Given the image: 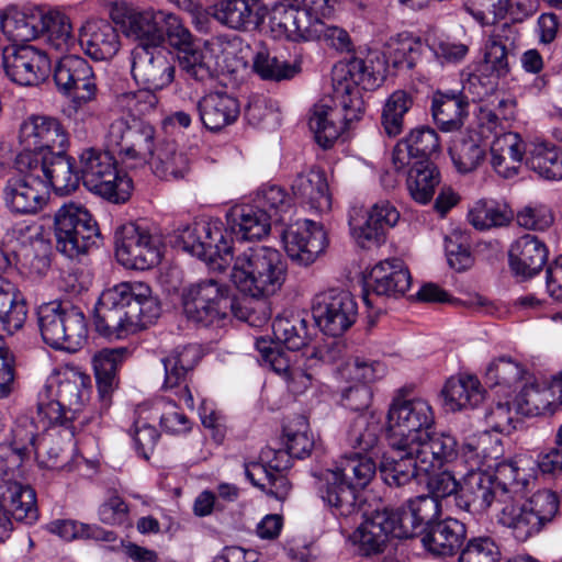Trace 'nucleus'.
<instances>
[{"mask_svg":"<svg viewBox=\"0 0 562 562\" xmlns=\"http://www.w3.org/2000/svg\"><path fill=\"white\" fill-rule=\"evenodd\" d=\"M333 98L330 104L316 103L310 116V128L324 149L333 147L340 134L359 121L366 111L362 91H373L384 81L373 63L358 57L339 61L333 69Z\"/></svg>","mask_w":562,"mask_h":562,"instance_id":"nucleus-1","label":"nucleus"},{"mask_svg":"<svg viewBox=\"0 0 562 562\" xmlns=\"http://www.w3.org/2000/svg\"><path fill=\"white\" fill-rule=\"evenodd\" d=\"M160 311L146 283L121 282L101 293L94 325L102 336L123 338L154 324Z\"/></svg>","mask_w":562,"mask_h":562,"instance_id":"nucleus-2","label":"nucleus"},{"mask_svg":"<svg viewBox=\"0 0 562 562\" xmlns=\"http://www.w3.org/2000/svg\"><path fill=\"white\" fill-rule=\"evenodd\" d=\"M375 470V462L369 459L337 460L314 473L317 494L336 518H353L362 505L358 488L369 484Z\"/></svg>","mask_w":562,"mask_h":562,"instance_id":"nucleus-3","label":"nucleus"},{"mask_svg":"<svg viewBox=\"0 0 562 562\" xmlns=\"http://www.w3.org/2000/svg\"><path fill=\"white\" fill-rule=\"evenodd\" d=\"M231 280L251 297H266L281 289L286 277V265L279 250L265 245H249L233 255Z\"/></svg>","mask_w":562,"mask_h":562,"instance_id":"nucleus-4","label":"nucleus"},{"mask_svg":"<svg viewBox=\"0 0 562 562\" xmlns=\"http://www.w3.org/2000/svg\"><path fill=\"white\" fill-rule=\"evenodd\" d=\"M498 504L497 522L509 529L520 542L538 535L559 510V498L550 490L537 491L525 501L512 496L498 501Z\"/></svg>","mask_w":562,"mask_h":562,"instance_id":"nucleus-5","label":"nucleus"},{"mask_svg":"<svg viewBox=\"0 0 562 562\" xmlns=\"http://www.w3.org/2000/svg\"><path fill=\"white\" fill-rule=\"evenodd\" d=\"M488 436L479 439V443L465 445L461 457L463 464L469 468L463 475L460 488L456 498V505L473 515L486 512L494 501L498 502V492L495 487L494 476L492 472L482 470L483 459H497L501 448H495V454L487 453L486 447H482Z\"/></svg>","mask_w":562,"mask_h":562,"instance_id":"nucleus-6","label":"nucleus"},{"mask_svg":"<svg viewBox=\"0 0 562 562\" xmlns=\"http://www.w3.org/2000/svg\"><path fill=\"white\" fill-rule=\"evenodd\" d=\"M113 151L85 148L79 155L80 177L90 192L113 202H126L133 190V181L116 168Z\"/></svg>","mask_w":562,"mask_h":562,"instance_id":"nucleus-7","label":"nucleus"},{"mask_svg":"<svg viewBox=\"0 0 562 562\" xmlns=\"http://www.w3.org/2000/svg\"><path fill=\"white\" fill-rule=\"evenodd\" d=\"M38 328L43 341L53 349L76 352L88 336L83 312L69 303L48 302L37 310Z\"/></svg>","mask_w":562,"mask_h":562,"instance_id":"nucleus-8","label":"nucleus"},{"mask_svg":"<svg viewBox=\"0 0 562 562\" xmlns=\"http://www.w3.org/2000/svg\"><path fill=\"white\" fill-rule=\"evenodd\" d=\"M56 249L69 259H78L101 244L97 221L79 203H65L54 214Z\"/></svg>","mask_w":562,"mask_h":562,"instance_id":"nucleus-9","label":"nucleus"},{"mask_svg":"<svg viewBox=\"0 0 562 562\" xmlns=\"http://www.w3.org/2000/svg\"><path fill=\"white\" fill-rule=\"evenodd\" d=\"M435 429V412L428 401L396 396L386 414V437L393 449H411Z\"/></svg>","mask_w":562,"mask_h":562,"instance_id":"nucleus-10","label":"nucleus"},{"mask_svg":"<svg viewBox=\"0 0 562 562\" xmlns=\"http://www.w3.org/2000/svg\"><path fill=\"white\" fill-rule=\"evenodd\" d=\"M182 306L188 319L203 326L233 314L244 318L245 313L231 293V289L215 279L192 283L182 291Z\"/></svg>","mask_w":562,"mask_h":562,"instance_id":"nucleus-11","label":"nucleus"},{"mask_svg":"<svg viewBox=\"0 0 562 562\" xmlns=\"http://www.w3.org/2000/svg\"><path fill=\"white\" fill-rule=\"evenodd\" d=\"M162 251V235L145 220L126 223L115 233V256L127 269H150L160 262Z\"/></svg>","mask_w":562,"mask_h":562,"instance_id":"nucleus-12","label":"nucleus"},{"mask_svg":"<svg viewBox=\"0 0 562 562\" xmlns=\"http://www.w3.org/2000/svg\"><path fill=\"white\" fill-rule=\"evenodd\" d=\"M15 168L18 173L10 176L2 188L3 204L13 215H36L48 203V190L34 171L29 154L16 156Z\"/></svg>","mask_w":562,"mask_h":562,"instance_id":"nucleus-13","label":"nucleus"},{"mask_svg":"<svg viewBox=\"0 0 562 562\" xmlns=\"http://www.w3.org/2000/svg\"><path fill=\"white\" fill-rule=\"evenodd\" d=\"M178 240L184 251L222 269L233 259L232 238L218 218L184 227Z\"/></svg>","mask_w":562,"mask_h":562,"instance_id":"nucleus-14","label":"nucleus"},{"mask_svg":"<svg viewBox=\"0 0 562 562\" xmlns=\"http://www.w3.org/2000/svg\"><path fill=\"white\" fill-rule=\"evenodd\" d=\"M155 127L145 120L120 116L113 120L105 135L106 147L123 162L147 161L155 149Z\"/></svg>","mask_w":562,"mask_h":562,"instance_id":"nucleus-15","label":"nucleus"},{"mask_svg":"<svg viewBox=\"0 0 562 562\" xmlns=\"http://www.w3.org/2000/svg\"><path fill=\"white\" fill-rule=\"evenodd\" d=\"M266 341H258L262 361L286 382L288 389L293 394L304 393L312 383V374L308 370L318 361H324L322 351L313 348L310 355L297 351L281 350L277 347L266 346Z\"/></svg>","mask_w":562,"mask_h":562,"instance_id":"nucleus-16","label":"nucleus"},{"mask_svg":"<svg viewBox=\"0 0 562 562\" xmlns=\"http://www.w3.org/2000/svg\"><path fill=\"white\" fill-rule=\"evenodd\" d=\"M312 313L321 330L339 336L356 322L358 308L349 292L329 289L315 295Z\"/></svg>","mask_w":562,"mask_h":562,"instance_id":"nucleus-17","label":"nucleus"},{"mask_svg":"<svg viewBox=\"0 0 562 562\" xmlns=\"http://www.w3.org/2000/svg\"><path fill=\"white\" fill-rule=\"evenodd\" d=\"M130 61L133 79L145 88L161 90L175 79V66L160 45L137 44Z\"/></svg>","mask_w":562,"mask_h":562,"instance_id":"nucleus-18","label":"nucleus"},{"mask_svg":"<svg viewBox=\"0 0 562 562\" xmlns=\"http://www.w3.org/2000/svg\"><path fill=\"white\" fill-rule=\"evenodd\" d=\"M22 151H31L38 156H48L67 151L68 133L59 120L45 115H31L20 126Z\"/></svg>","mask_w":562,"mask_h":562,"instance_id":"nucleus-19","label":"nucleus"},{"mask_svg":"<svg viewBox=\"0 0 562 562\" xmlns=\"http://www.w3.org/2000/svg\"><path fill=\"white\" fill-rule=\"evenodd\" d=\"M54 81L58 91L81 105L94 99L97 85L89 63L78 55L58 58L54 67Z\"/></svg>","mask_w":562,"mask_h":562,"instance_id":"nucleus-20","label":"nucleus"},{"mask_svg":"<svg viewBox=\"0 0 562 562\" xmlns=\"http://www.w3.org/2000/svg\"><path fill=\"white\" fill-rule=\"evenodd\" d=\"M281 238L289 258L300 266L313 263L327 245L324 228L311 220H299L288 225Z\"/></svg>","mask_w":562,"mask_h":562,"instance_id":"nucleus-21","label":"nucleus"},{"mask_svg":"<svg viewBox=\"0 0 562 562\" xmlns=\"http://www.w3.org/2000/svg\"><path fill=\"white\" fill-rule=\"evenodd\" d=\"M2 65L8 78L20 86H36L50 70L47 54L31 45L5 47Z\"/></svg>","mask_w":562,"mask_h":562,"instance_id":"nucleus-22","label":"nucleus"},{"mask_svg":"<svg viewBox=\"0 0 562 562\" xmlns=\"http://www.w3.org/2000/svg\"><path fill=\"white\" fill-rule=\"evenodd\" d=\"M29 154L32 160V167L44 182L50 196L53 189L58 194H69L77 190L81 181L80 168H75V159L67 155V151H56L48 156H38L31 151Z\"/></svg>","mask_w":562,"mask_h":562,"instance_id":"nucleus-23","label":"nucleus"},{"mask_svg":"<svg viewBox=\"0 0 562 562\" xmlns=\"http://www.w3.org/2000/svg\"><path fill=\"white\" fill-rule=\"evenodd\" d=\"M412 277L408 268L398 258L385 259L376 263L366 278L363 302L373 306L371 293L378 296L398 297L411 288Z\"/></svg>","mask_w":562,"mask_h":562,"instance_id":"nucleus-24","label":"nucleus"},{"mask_svg":"<svg viewBox=\"0 0 562 562\" xmlns=\"http://www.w3.org/2000/svg\"><path fill=\"white\" fill-rule=\"evenodd\" d=\"M470 442L459 445L456 437L449 432H437L434 429L411 448V453L419 460L423 472L429 474L453 462L463 463V448Z\"/></svg>","mask_w":562,"mask_h":562,"instance_id":"nucleus-25","label":"nucleus"},{"mask_svg":"<svg viewBox=\"0 0 562 562\" xmlns=\"http://www.w3.org/2000/svg\"><path fill=\"white\" fill-rule=\"evenodd\" d=\"M201 359V349L196 345L176 347L161 359L165 369L164 389L173 391L180 403L194 408L193 395L187 384V376Z\"/></svg>","mask_w":562,"mask_h":562,"instance_id":"nucleus-26","label":"nucleus"},{"mask_svg":"<svg viewBox=\"0 0 562 562\" xmlns=\"http://www.w3.org/2000/svg\"><path fill=\"white\" fill-rule=\"evenodd\" d=\"M270 29L277 37L292 42H313L318 23L316 18L303 7L285 2H277L269 9Z\"/></svg>","mask_w":562,"mask_h":562,"instance_id":"nucleus-27","label":"nucleus"},{"mask_svg":"<svg viewBox=\"0 0 562 562\" xmlns=\"http://www.w3.org/2000/svg\"><path fill=\"white\" fill-rule=\"evenodd\" d=\"M519 42L518 30L509 23L494 29L485 41L479 71L498 80L510 72L509 57Z\"/></svg>","mask_w":562,"mask_h":562,"instance_id":"nucleus-28","label":"nucleus"},{"mask_svg":"<svg viewBox=\"0 0 562 562\" xmlns=\"http://www.w3.org/2000/svg\"><path fill=\"white\" fill-rule=\"evenodd\" d=\"M398 528L392 509L375 510L356 529L352 539L362 555L379 554L384 551L390 537L405 538L400 535Z\"/></svg>","mask_w":562,"mask_h":562,"instance_id":"nucleus-29","label":"nucleus"},{"mask_svg":"<svg viewBox=\"0 0 562 562\" xmlns=\"http://www.w3.org/2000/svg\"><path fill=\"white\" fill-rule=\"evenodd\" d=\"M440 150L437 132L429 126H419L397 142L392 153V165L396 172L405 171L416 160H430Z\"/></svg>","mask_w":562,"mask_h":562,"instance_id":"nucleus-30","label":"nucleus"},{"mask_svg":"<svg viewBox=\"0 0 562 562\" xmlns=\"http://www.w3.org/2000/svg\"><path fill=\"white\" fill-rule=\"evenodd\" d=\"M209 13L231 29L255 30L263 23L269 8L261 0H222L212 4Z\"/></svg>","mask_w":562,"mask_h":562,"instance_id":"nucleus-31","label":"nucleus"},{"mask_svg":"<svg viewBox=\"0 0 562 562\" xmlns=\"http://www.w3.org/2000/svg\"><path fill=\"white\" fill-rule=\"evenodd\" d=\"M420 542L434 557H451L459 552L467 538V527L456 518L448 517L424 527L419 531Z\"/></svg>","mask_w":562,"mask_h":562,"instance_id":"nucleus-32","label":"nucleus"},{"mask_svg":"<svg viewBox=\"0 0 562 562\" xmlns=\"http://www.w3.org/2000/svg\"><path fill=\"white\" fill-rule=\"evenodd\" d=\"M226 218L231 233L243 240H260L271 229L272 215L251 200L233 205Z\"/></svg>","mask_w":562,"mask_h":562,"instance_id":"nucleus-33","label":"nucleus"},{"mask_svg":"<svg viewBox=\"0 0 562 562\" xmlns=\"http://www.w3.org/2000/svg\"><path fill=\"white\" fill-rule=\"evenodd\" d=\"M44 386L70 411L71 415L81 411L91 394L90 376L76 370L49 375Z\"/></svg>","mask_w":562,"mask_h":562,"instance_id":"nucleus-34","label":"nucleus"},{"mask_svg":"<svg viewBox=\"0 0 562 562\" xmlns=\"http://www.w3.org/2000/svg\"><path fill=\"white\" fill-rule=\"evenodd\" d=\"M11 265L10 255L0 244V325L8 329V334L22 328L27 316L23 295L12 282L2 278Z\"/></svg>","mask_w":562,"mask_h":562,"instance_id":"nucleus-35","label":"nucleus"},{"mask_svg":"<svg viewBox=\"0 0 562 562\" xmlns=\"http://www.w3.org/2000/svg\"><path fill=\"white\" fill-rule=\"evenodd\" d=\"M293 196L303 206L316 213H324L331 207V195L326 173L318 167L297 173L291 186Z\"/></svg>","mask_w":562,"mask_h":562,"instance_id":"nucleus-36","label":"nucleus"},{"mask_svg":"<svg viewBox=\"0 0 562 562\" xmlns=\"http://www.w3.org/2000/svg\"><path fill=\"white\" fill-rule=\"evenodd\" d=\"M392 512L400 526V535L413 538L419 536L420 529L437 521L435 518L440 514V504L436 497L420 495Z\"/></svg>","mask_w":562,"mask_h":562,"instance_id":"nucleus-37","label":"nucleus"},{"mask_svg":"<svg viewBox=\"0 0 562 562\" xmlns=\"http://www.w3.org/2000/svg\"><path fill=\"white\" fill-rule=\"evenodd\" d=\"M195 108L203 126L212 132H218L232 125L240 113L238 100L225 91L204 94L199 99Z\"/></svg>","mask_w":562,"mask_h":562,"instance_id":"nucleus-38","label":"nucleus"},{"mask_svg":"<svg viewBox=\"0 0 562 562\" xmlns=\"http://www.w3.org/2000/svg\"><path fill=\"white\" fill-rule=\"evenodd\" d=\"M79 43L85 53L97 61L112 59L121 48L119 32L105 20L88 21L81 27Z\"/></svg>","mask_w":562,"mask_h":562,"instance_id":"nucleus-39","label":"nucleus"},{"mask_svg":"<svg viewBox=\"0 0 562 562\" xmlns=\"http://www.w3.org/2000/svg\"><path fill=\"white\" fill-rule=\"evenodd\" d=\"M382 426L380 420L370 414L357 415L348 425L345 435V446L355 450L350 456H344L339 460L369 459L378 448Z\"/></svg>","mask_w":562,"mask_h":562,"instance_id":"nucleus-40","label":"nucleus"},{"mask_svg":"<svg viewBox=\"0 0 562 562\" xmlns=\"http://www.w3.org/2000/svg\"><path fill=\"white\" fill-rule=\"evenodd\" d=\"M509 266L516 276L531 278L538 274L548 260V248L542 240L525 234L509 249Z\"/></svg>","mask_w":562,"mask_h":562,"instance_id":"nucleus-41","label":"nucleus"},{"mask_svg":"<svg viewBox=\"0 0 562 562\" xmlns=\"http://www.w3.org/2000/svg\"><path fill=\"white\" fill-rule=\"evenodd\" d=\"M532 465L533 461L526 456H516L495 465L492 475L499 494L498 501L518 496L526 488Z\"/></svg>","mask_w":562,"mask_h":562,"instance_id":"nucleus-42","label":"nucleus"},{"mask_svg":"<svg viewBox=\"0 0 562 562\" xmlns=\"http://www.w3.org/2000/svg\"><path fill=\"white\" fill-rule=\"evenodd\" d=\"M527 370L517 359L502 355L494 358L485 370V383L502 393L505 397H512L522 381Z\"/></svg>","mask_w":562,"mask_h":562,"instance_id":"nucleus-43","label":"nucleus"},{"mask_svg":"<svg viewBox=\"0 0 562 562\" xmlns=\"http://www.w3.org/2000/svg\"><path fill=\"white\" fill-rule=\"evenodd\" d=\"M484 393L474 375L451 376L441 391L443 405L450 412L477 406L484 400Z\"/></svg>","mask_w":562,"mask_h":562,"instance_id":"nucleus-44","label":"nucleus"},{"mask_svg":"<svg viewBox=\"0 0 562 562\" xmlns=\"http://www.w3.org/2000/svg\"><path fill=\"white\" fill-rule=\"evenodd\" d=\"M457 90L437 91L431 100V113L442 132H454L463 124L468 105Z\"/></svg>","mask_w":562,"mask_h":562,"instance_id":"nucleus-45","label":"nucleus"},{"mask_svg":"<svg viewBox=\"0 0 562 562\" xmlns=\"http://www.w3.org/2000/svg\"><path fill=\"white\" fill-rule=\"evenodd\" d=\"M396 456H383L380 463V473L389 486H404L413 479L426 474L419 467V460L411 449H395Z\"/></svg>","mask_w":562,"mask_h":562,"instance_id":"nucleus-46","label":"nucleus"},{"mask_svg":"<svg viewBox=\"0 0 562 562\" xmlns=\"http://www.w3.org/2000/svg\"><path fill=\"white\" fill-rule=\"evenodd\" d=\"M403 172L407 175L406 184L414 201L430 202L441 181L438 167L431 160H416Z\"/></svg>","mask_w":562,"mask_h":562,"instance_id":"nucleus-47","label":"nucleus"},{"mask_svg":"<svg viewBox=\"0 0 562 562\" xmlns=\"http://www.w3.org/2000/svg\"><path fill=\"white\" fill-rule=\"evenodd\" d=\"M128 356V349L103 348L92 359L97 386L102 400H106L117 386V370Z\"/></svg>","mask_w":562,"mask_h":562,"instance_id":"nucleus-48","label":"nucleus"},{"mask_svg":"<svg viewBox=\"0 0 562 562\" xmlns=\"http://www.w3.org/2000/svg\"><path fill=\"white\" fill-rule=\"evenodd\" d=\"M527 167L548 181L562 180V147L547 142L529 145L526 156Z\"/></svg>","mask_w":562,"mask_h":562,"instance_id":"nucleus-49","label":"nucleus"},{"mask_svg":"<svg viewBox=\"0 0 562 562\" xmlns=\"http://www.w3.org/2000/svg\"><path fill=\"white\" fill-rule=\"evenodd\" d=\"M245 475L254 486L280 502L285 501L291 492L285 474L274 473L261 459L245 463Z\"/></svg>","mask_w":562,"mask_h":562,"instance_id":"nucleus-50","label":"nucleus"},{"mask_svg":"<svg viewBox=\"0 0 562 562\" xmlns=\"http://www.w3.org/2000/svg\"><path fill=\"white\" fill-rule=\"evenodd\" d=\"M487 145L477 132L458 137L449 148L453 166L460 173H470L484 161Z\"/></svg>","mask_w":562,"mask_h":562,"instance_id":"nucleus-51","label":"nucleus"},{"mask_svg":"<svg viewBox=\"0 0 562 562\" xmlns=\"http://www.w3.org/2000/svg\"><path fill=\"white\" fill-rule=\"evenodd\" d=\"M4 508L16 521L33 524L37 520L35 491L18 482L10 483L3 493Z\"/></svg>","mask_w":562,"mask_h":562,"instance_id":"nucleus-52","label":"nucleus"},{"mask_svg":"<svg viewBox=\"0 0 562 562\" xmlns=\"http://www.w3.org/2000/svg\"><path fill=\"white\" fill-rule=\"evenodd\" d=\"M164 10L148 9L134 12L130 16L128 25L124 32L127 36L138 40V44L160 45L162 43L161 23H164Z\"/></svg>","mask_w":562,"mask_h":562,"instance_id":"nucleus-53","label":"nucleus"},{"mask_svg":"<svg viewBox=\"0 0 562 562\" xmlns=\"http://www.w3.org/2000/svg\"><path fill=\"white\" fill-rule=\"evenodd\" d=\"M555 390L554 385L547 387L535 383L525 384L515 395L517 412L526 416L552 414L555 409Z\"/></svg>","mask_w":562,"mask_h":562,"instance_id":"nucleus-54","label":"nucleus"},{"mask_svg":"<svg viewBox=\"0 0 562 562\" xmlns=\"http://www.w3.org/2000/svg\"><path fill=\"white\" fill-rule=\"evenodd\" d=\"M491 143V165L499 176H508L514 171V167L502 166L501 162L505 155H508L513 161H522L527 156L528 147L525 146L518 133L506 132L505 130L497 135H493Z\"/></svg>","mask_w":562,"mask_h":562,"instance_id":"nucleus-55","label":"nucleus"},{"mask_svg":"<svg viewBox=\"0 0 562 562\" xmlns=\"http://www.w3.org/2000/svg\"><path fill=\"white\" fill-rule=\"evenodd\" d=\"M252 68L262 80L274 82L291 80L301 71L299 63L281 59L267 48H261L255 54Z\"/></svg>","mask_w":562,"mask_h":562,"instance_id":"nucleus-56","label":"nucleus"},{"mask_svg":"<svg viewBox=\"0 0 562 562\" xmlns=\"http://www.w3.org/2000/svg\"><path fill=\"white\" fill-rule=\"evenodd\" d=\"M147 407L148 415H153V422L159 420L161 429L168 435H186L192 428V422L173 400L158 398Z\"/></svg>","mask_w":562,"mask_h":562,"instance_id":"nucleus-57","label":"nucleus"},{"mask_svg":"<svg viewBox=\"0 0 562 562\" xmlns=\"http://www.w3.org/2000/svg\"><path fill=\"white\" fill-rule=\"evenodd\" d=\"M44 36L49 49L64 53L75 44L71 24L68 18L58 12H50L40 18L38 36Z\"/></svg>","mask_w":562,"mask_h":562,"instance_id":"nucleus-58","label":"nucleus"},{"mask_svg":"<svg viewBox=\"0 0 562 562\" xmlns=\"http://www.w3.org/2000/svg\"><path fill=\"white\" fill-rule=\"evenodd\" d=\"M37 415L42 430L54 426H61L69 430L71 437L74 436L72 420L76 415H71L70 411L65 405H61V402L56 396L48 393L45 386L38 393Z\"/></svg>","mask_w":562,"mask_h":562,"instance_id":"nucleus-59","label":"nucleus"},{"mask_svg":"<svg viewBox=\"0 0 562 562\" xmlns=\"http://www.w3.org/2000/svg\"><path fill=\"white\" fill-rule=\"evenodd\" d=\"M413 104V95L405 90H396L385 100L381 114V125L389 137H395L402 133L404 116Z\"/></svg>","mask_w":562,"mask_h":562,"instance_id":"nucleus-60","label":"nucleus"},{"mask_svg":"<svg viewBox=\"0 0 562 562\" xmlns=\"http://www.w3.org/2000/svg\"><path fill=\"white\" fill-rule=\"evenodd\" d=\"M274 338L290 351H300L307 346V322L299 315L278 316L272 323Z\"/></svg>","mask_w":562,"mask_h":562,"instance_id":"nucleus-61","label":"nucleus"},{"mask_svg":"<svg viewBox=\"0 0 562 562\" xmlns=\"http://www.w3.org/2000/svg\"><path fill=\"white\" fill-rule=\"evenodd\" d=\"M43 431L41 424H36L30 416H20L12 428V449L21 458L35 453L41 457V443L38 435Z\"/></svg>","mask_w":562,"mask_h":562,"instance_id":"nucleus-62","label":"nucleus"},{"mask_svg":"<svg viewBox=\"0 0 562 562\" xmlns=\"http://www.w3.org/2000/svg\"><path fill=\"white\" fill-rule=\"evenodd\" d=\"M425 48H427V42L424 43L420 37L411 34H400L390 44L387 58L395 68L412 69Z\"/></svg>","mask_w":562,"mask_h":562,"instance_id":"nucleus-63","label":"nucleus"},{"mask_svg":"<svg viewBox=\"0 0 562 562\" xmlns=\"http://www.w3.org/2000/svg\"><path fill=\"white\" fill-rule=\"evenodd\" d=\"M155 90L145 88L137 91H128L117 95L116 105L122 115L127 119L144 120V117L155 111L158 104V98Z\"/></svg>","mask_w":562,"mask_h":562,"instance_id":"nucleus-64","label":"nucleus"}]
</instances>
